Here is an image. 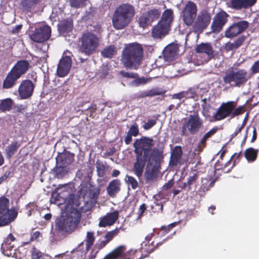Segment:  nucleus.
<instances>
[{
    "label": "nucleus",
    "instance_id": "nucleus-1",
    "mask_svg": "<svg viewBox=\"0 0 259 259\" xmlns=\"http://www.w3.org/2000/svg\"><path fill=\"white\" fill-rule=\"evenodd\" d=\"M154 145L152 138L142 136L136 139L134 143V152L136 154V161L134 163L133 172L140 179L143 175L147 160L154 157V154L158 156L163 155L162 151L157 148L151 149Z\"/></svg>",
    "mask_w": 259,
    "mask_h": 259
},
{
    "label": "nucleus",
    "instance_id": "nucleus-2",
    "mask_svg": "<svg viewBox=\"0 0 259 259\" xmlns=\"http://www.w3.org/2000/svg\"><path fill=\"white\" fill-rule=\"evenodd\" d=\"M163 243V241L155 243L154 241H153L150 244L145 245V247L142 246L141 248L142 255L141 257L136 258L135 257H137V254L139 252L138 250L130 249L127 251L126 246L121 245L117 247L110 253L106 255L104 259H141L148 256L150 253L161 246Z\"/></svg>",
    "mask_w": 259,
    "mask_h": 259
},
{
    "label": "nucleus",
    "instance_id": "nucleus-3",
    "mask_svg": "<svg viewBox=\"0 0 259 259\" xmlns=\"http://www.w3.org/2000/svg\"><path fill=\"white\" fill-rule=\"evenodd\" d=\"M94 29L91 31L84 32L80 38L81 45L79 47L80 51L90 56L94 53L99 47L102 28L100 25L93 27Z\"/></svg>",
    "mask_w": 259,
    "mask_h": 259
},
{
    "label": "nucleus",
    "instance_id": "nucleus-4",
    "mask_svg": "<svg viewBox=\"0 0 259 259\" xmlns=\"http://www.w3.org/2000/svg\"><path fill=\"white\" fill-rule=\"evenodd\" d=\"M143 52L142 46L138 42L126 45L122 54V62L124 66L137 69L142 61Z\"/></svg>",
    "mask_w": 259,
    "mask_h": 259
},
{
    "label": "nucleus",
    "instance_id": "nucleus-5",
    "mask_svg": "<svg viewBox=\"0 0 259 259\" xmlns=\"http://www.w3.org/2000/svg\"><path fill=\"white\" fill-rule=\"evenodd\" d=\"M135 15L134 7L129 4H123L119 6L114 11L112 23L114 28L122 29L132 21Z\"/></svg>",
    "mask_w": 259,
    "mask_h": 259
},
{
    "label": "nucleus",
    "instance_id": "nucleus-6",
    "mask_svg": "<svg viewBox=\"0 0 259 259\" xmlns=\"http://www.w3.org/2000/svg\"><path fill=\"white\" fill-rule=\"evenodd\" d=\"M30 67L29 63L25 60L18 61L7 75L3 82V88L8 89L13 87L17 80L25 74Z\"/></svg>",
    "mask_w": 259,
    "mask_h": 259
},
{
    "label": "nucleus",
    "instance_id": "nucleus-7",
    "mask_svg": "<svg viewBox=\"0 0 259 259\" xmlns=\"http://www.w3.org/2000/svg\"><path fill=\"white\" fill-rule=\"evenodd\" d=\"M251 78V74L245 69H236L235 70L231 68L227 70L223 77V81L226 84H229L233 87H241Z\"/></svg>",
    "mask_w": 259,
    "mask_h": 259
},
{
    "label": "nucleus",
    "instance_id": "nucleus-8",
    "mask_svg": "<svg viewBox=\"0 0 259 259\" xmlns=\"http://www.w3.org/2000/svg\"><path fill=\"white\" fill-rule=\"evenodd\" d=\"M153 154L154 157L147 160L146 170L144 174L145 182L149 184L157 180L160 173L161 163L163 159V155L158 156Z\"/></svg>",
    "mask_w": 259,
    "mask_h": 259
},
{
    "label": "nucleus",
    "instance_id": "nucleus-9",
    "mask_svg": "<svg viewBox=\"0 0 259 259\" xmlns=\"http://www.w3.org/2000/svg\"><path fill=\"white\" fill-rule=\"evenodd\" d=\"M81 213L76 208H71L66 217L58 223L59 230L68 233L73 232L79 223Z\"/></svg>",
    "mask_w": 259,
    "mask_h": 259
},
{
    "label": "nucleus",
    "instance_id": "nucleus-10",
    "mask_svg": "<svg viewBox=\"0 0 259 259\" xmlns=\"http://www.w3.org/2000/svg\"><path fill=\"white\" fill-rule=\"evenodd\" d=\"M203 121L198 113L190 114L188 118L185 119L181 128V136H188L198 133L203 127Z\"/></svg>",
    "mask_w": 259,
    "mask_h": 259
},
{
    "label": "nucleus",
    "instance_id": "nucleus-11",
    "mask_svg": "<svg viewBox=\"0 0 259 259\" xmlns=\"http://www.w3.org/2000/svg\"><path fill=\"white\" fill-rule=\"evenodd\" d=\"M9 206V200L5 197H0V227L9 225L18 215L16 210L10 209Z\"/></svg>",
    "mask_w": 259,
    "mask_h": 259
},
{
    "label": "nucleus",
    "instance_id": "nucleus-12",
    "mask_svg": "<svg viewBox=\"0 0 259 259\" xmlns=\"http://www.w3.org/2000/svg\"><path fill=\"white\" fill-rule=\"evenodd\" d=\"M191 25L195 33H201L206 29L211 22V14L207 9H202L198 13Z\"/></svg>",
    "mask_w": 259,
    "mask_h": 259
},
{
    "label": "nucleus",
    "instance_id": "nucleus-13",
    "mask_svg": "<svg viewBox=\"0 0 259 259\" xmlns=\"http://www.w3.org/2000/svg\"><path fill=\"white\" fill-rule=\"evenodd\" d=\"M197 13L196 4L192 1H188L182 12V17L186 25L190 26L193 24L197 16Z\"/></svg>",
    "mask_w": 259,
    "mask_h": 259
},
{
    "label": "nucleus",
    "instance_id": "nucleus-14",
    "mask_svg": "<svg viewBox=\"0 0 259 259\" xmlns=\"http://www.w3.org/2000/svg\"><path fill=\"white\" fill-rule=\"evenodd\" d=\"M229 17V15L224 10L218 12L212 19L210 25L211 31L214 33L220 32L228 22Z\"/></svg>",
    "mask_w": 259,
    "mask_h": 259
},
{
    "label": "nucleus",
    "instance_id": "nucleus-15",
    "mask_svg": "<svg viewBox=\"0 0 259 259\" xmlns=\"http://www.w3.org/2000/svg\"><path fill=\"white\" fill-rule=\"evenodd\" d=\"M237 106V103L235 101H228L223 103L218 108L216 113L213 115L214 121L222 120L229 116L232 115V112Z\"/></svg>",
    "mask_w": 259,
    "mask_h": 259
},
{
    "label": "nucleus",
    "instance_id": "nucleus-16",
    "mask_svg": "<svg viewBox=\"0 0 259 259\" xmlns=\"http://www.w3.org/2000/svg\"><path fill=\"white\" fill-rule=\"evenodd\" d=\"M249 27V23L245 20L234 22L225 31V36L228 38L236 37L244 32Z\"/></svg>",
    "mask_w": 259,
    "mask_h": 259
},
{
    "label": "nucleus",
    "instance_id": "nucleus-17",
    "mask_svg": "<svg viewBox=\"0 0 259 259\" xmlns=\"http://www.w3.org/2000/svg\"><path fill=\"white\" fill-rule=\"evenodd\" d=\"M51 34V29L48 25H42L36 27L30 34V39L36 42H42L49 39Z\"/></svg>",
    "mask_w": 259,
    "mask_h": 259
},
{
    "label": "nucleus",
    "instance_id": "nucleus-18",
    "mask_svg": "<svg viewBox=\"0 0 259 259\" xmlns=\"http://www.w3.org/2000/svg\"><path fill=\"white\" fill-rule=\"evenodd\" d=\"M34 84L29 79L23 80L18 88V93L20 97L26 99L30 97L33 92Z\"/></svg>",
    "mask_w": 259,
    "mask_h": 259
},
{
    "label": "nucleus",
    "instance_id": "nucleus-19",
    "mask_svg": "<svg viewBox=\"0 0 259 259\" xmlns=\"http://www.w3.org/2000/svg\"><path fill=\"white\" fill-rule=\"evenodd\" d=\"M72 61L69 56L63 57L59 61L57 69V74L59 77H63L69 72Z\"/></svg>",
    "mask_w": 259,
    "mask_h": 259
},
{
    "label": "nucleus",
    "instance_id": "nucleus-20",
    "mask_svg": "<svg viewBox=\"0 0 259 259\" xmlns=\"http://www.w3.org/2000/svg\"><path fill=\"white\" fill-rule=\"evenodd\" d=\"M170 28L158 21L154 26L151 31V35L154 39H161L165 37L170 30Z\"/></svg>",
    "mask_w": 259,
    "mask_h": 259
},
{
    "label": "nucleus",
    "instance_id": "nucleus-21",
    "mask_svg": "<svg viewBox=\"0 0 259 259\" xmlns=\"http://www.w3.org/2000/svg\"><path fill=\"white\" fill-rule=\"evenodd\" d=\"M179 47L175 44L167 45L163 51V57L165 61L171 62L178 56Z\"/></svg>",
    "mask_w": 259,
    "mask_h": 259
},
{
    "label": "nucleus",
    "instance_id": "nucleus-22",
    "mask_svg": "<svg viewBox=\"0 0 259 259\" xmlns=\"http://www.w3.org/2000/svg\"><path fill=\"white\" fill-rule=\"evenodd\" d=\"M257 0H231L230 7L235 10L247 9L253 6Z\"/></svg>",
    "mask_w": 259,
    "mask_h": 259
},
{
    "label": "nucleus",
    "instance_id": "nucleus-23",
    "mask_svg": "<svg viewBox=\"0 0 259 259\" xmlns=\"http://www.w3.org/2000/svg\"><path fill=\"white\" fill-rule=\"evenodd\" d=\"M119 217V212L115 210L112 212L108 213L103 217L100 218L99 226L100 227H106L113 225Z\"/></svg>",
    "mask_w": 259,
    "mask_h": 259
},
{
    "label": "nucleus",
    "instance_id": "nucleus-24",
    "mask_svg": "<svg viewBox=\"0 0 259 259\" xmlns=\"http://www.w3.org/2000/svg\"><path fill=\"white\" fill-rule=\"evenodd\" d=\"M106 190L107 194L110 197H115L121 190V182L120 180L114 179L110 182Z\"/></svg>",
    "mask_w": 259,
    "mask_h": 259
},
{
    "label": "nucleus",
    "instance_id": "nucleus-25",
    "mask_svg": "<svg viewBox=\"0 0 259 259\" xmlns=\"http://www.w3.org/2000/svg\"><path fill=\"white\" fill-rule=\"evenodd\" d=\"M246 38V36L242 35L235 39L233 42L230 41L227 42L224 46L225 50L226 52H230L237 50L243 44Z\"/></svg>",
    "mask_w": 259,
    "mask_h": 259
},
{
    "label": "nucleus",
    "instance_id": "nucleus-26",
    "mask_svg": "<svg viewBox=\"0 0 259 259\" xmlns=\"http://www.w3.org/2000/svg\"><path fill=\"white\" fill-rule=\"evenodd\" d=\"M195 51L197 53L205 54L210 58H212L214 56L213 48L210 43L202 42L198 45L196 46Z\"/></svg>",
    "mask_w": 259,
    "mask_h": 259
},
{
    "label": "nucleus",
    "instance_id": "nucleus-27",
    "mask_svg": "<svg viewBox=\"0 0 259 259\" xmlns=\"http://www.w3.org/2000/svg\"><path fill=\"white\" fill-rule=\"evenodd\" d=\"M183 154L182 147L180 146H175L171 153L169 165L176 166L180 161Z\"/></svg>",
    "mask_w": 259,
    "mask_h": 259
},
{
    "label": "nucleus",
    "instance_id": "nucleus-28",
    "mask_svg": "<svg viewBox=\"0 0 259 259\" xmlns=\"http://www.w3.org/2000/svg\"><path fill=\"white\" fill-rule=\"evenodd\" d=\"M56 159L57 164L66 166L73 161V155L69 152L61 153H59Z\"/></svg>",
    "mask_w": 259,
    "mask_h": 259
},
{
    "label": "nucleus",
    "instance_id": "nucleus-29",
    "mask_svg": "<svg viewBox=\"0 0 259 259\" xmlns=\"http://www.w3.org/2000/svg\"><path fill=\"white\" fill-rule=\"evenodd\" d=\"M174 19V14L173 10L171 9H167L162 13L161 19L159 22L166 25L167 26L170 28Z\"/></svg>",
    "mask_w": 259,
    "mask_h": 259
},
{
    "label": "nucleus",
    "instance_id": "nucleus-30",
    "mask_svg": "<svg viewBox=\"0 0 259 259\" xmlns=\"http://www.w3.org/2000/svg\"><path fill=\"white\" fill-rule=\"evenodd\" d=\"M73 27V20L70 18L62 20L58 24V29L60 32L64 34L72 31Z\"/></svg>",
    "mask_w": 259,
    "mask_h": 259
},
{
    "label": "nucleus",
    "instance_id": "nucleus-31",
    "mask_svg": "<svg viewBox=\"0 0 259 259\" xmlns=\"http://www.w3.org/2000/svg\"><path fill=\"white\" fill-rule=\"evenodd\" d=\"M199 178V174L197 170H194L190 172L187 181V184L188 185V190H191L192 187L196 188L198 185Z\"/></svg>",
    "mask_w": 259,
    "mask_h": 259
},
{
    "label": "nucleus",
    "instance_id": "nucleus-32",
    "mask_svg": "<svg viewBox=\"0 0 259 259\" xmlns=\"http://www.w3.org/2000/svg\"><path fill=\"white\" fill-rule=\"evenodd\" d=\"M41 0H21L20 5L22 9L27 12L34 10Z\"/></svg>",
    "mask_w": 259,
    "mask_h": 259
},
{
    "label": "nucleus",
    "instance_id": "nucleus-33",
    "mask_svg": "<svg viewBox=\"0 0 259 259\" xmlns=\"http://www.w3.org/2000/svg\"><path fill=\"white\" fill-rule=\"evenodd\" d=\"M16 238L12 233H10L2 243V248L4 249L11 250L15 247Z\"/></svg>",
    "mask_w": 259,
    "mask_h": 259
},
{
    "label": "nucleus",
    "instance_id": "nucleus-34",
    "mask_svg": "<svg viewBox=\"0 0 259 259\" xmlns=\"http://www.w3.org/2000/svg\"><path fill=\"white\" fill-rule=\"evenodd\" d=\"M258 151V149L252 147L248 148L244 151V156L248 162H253L256 159Z\"/></svg>",
    "mask_w": 259,
    "mask_h": 259
},
{
    "label": "nucleus",
    "instance_id": "nucleus-35",
    "mask_svg": "<svg viewBox=\"0 0 259 259\" xmlns=\"http://www.w3.org/2000/svg\"><path fill=\"white\" fill-rule=\"evenodd\" d=\"M236 160H234L232 162L231 158L224 165L220 164V160L215 163V166L218 167V169H222L227 172H230L233 167L235 165Z\"/></svg>",
    "mask_w": 259,
    "mask_h": 259
},
{
    "label": "nucleus",
    "instance_id": "nucleus-36",
    "mask_svg": "<svg viewBox=\"0 0 259 259\" xmlns=\"http://www.w3.org/2000/svg\"><path fill=\"white\" fill-rule=\"evenodd\" d=\"M20 144L17 141L12 142L6 149V157L11 158L16 152Z\"/></svg>",
    "mask_w": 259,
    "mask_h": 259
},
{
    "label": "nucleus",
    "instance_id": "nucleus-37",
    "mask_svg": "<svg viewBox=\"0 0 259 259\" xmlns=\"http://www.w3.org/2000/svg\"><path fill=\"white\" fill-rule=\"evenodd\" d=\"M161 94V92L158 88H153L148 91H143L139 93L138 95V98H144L146 97H152Z\"/></svg>",
    "mask_w": 259,
    "mask_h": 259
},
{
    "label": "nucleus",
    "instance_id": "nucleus-38",
    "mask_svg": "<svg viewBox=\"0 0 259 259\" xmlns=\"http://www.w3.org/2000/svg\"><path fill=\"white\" fill-rule=\"evenodd\" d=\"M117 49L114 45H110L103 49L101 55L104 58H111L116 54Z\"/></svg>",
    "mask_w": 259,
    "mask_h": 259
},
{
    "label": "nucleus",
    "instance_id": "nucleus-39",
    "mask_svg": "<svg viewBox=\"0 0 259 259\" xmlns=\"http://www.w3.org/2000/svg\"><path fill=\"white\" fill-rule=\"evenodd\" d=\"M145 13L150 18L151 21L152 22L157 20L160 18L161 14V10L160 8H153L149 9L147 11L145 12Z\"/></svg>",
    "mask_w": 259,
    "mask_h": 259
},
{
    "label": "nucleus",
    "instance_id": "nucleus-40",
    "mask_svg": "<svg viewBox=\"0 0 259 259\" xmlns=\"http://www.w3.org/2000/svg\"><path fill=\"white\" fill-rule=\"evenodd\" d=\"M55 177L58 179H62L68 173V169L66 166H56L54 168Z\"/></svg>",
    "mask_w": 259,
    "mask_h": 259
},
{
    "label": "nucleus",
    "instance_id": "nucleus-41",
    "mask_svg": "<svg viewBox=\"0 0 259 259\" xmlns=\"http://www.w3.org/2000/svg\"><path fill=\"white\" fill-rule=\"evenodd\" d=\"M95 240L94 232L92 231H88L87 233L85 242V250L88 251L93 245Z\"/></svg>",
    "mask_w": 259,
    "mask_h": 259
},
{
    "label": "nucleus",
    "instance_id": "nucleus-42",
    "mask_svg": "<svg viewBox=\"0 0 259 259\" xmlns=\"http://www.w3.org/2000/svg\"><path fill=\"white\" fill-rule=\"evenodd\" d=\"M152 22L145 12L142 13L138 19L139 25L143 28L147 27L151 25Z\"/></svg>",
    "mask_w": 259,
    "mask_h": 259
},
{
    "label": "nucleus",
    "instance_id": "nucleus-43",
    "mask_svg": "<svg viewBox=\"0 0 259 259\" xmlns=\"http://www.w3.org/2000/svg\"><path fill=\"white\" fill-rule=\"evenodd\" d=\"M13 106V101L11 99L3 100L0 103V110L4 112L9 111Z\"/></svg>",
    "mask_w": 259,
    "mask_h": 259
},
{
    "label": "nucleus",
    "instance_id": "nucleus-44",
    "mask_svg": "<svg viewBox=\"0 0 259 259\" xmlns=\"http://www.w3.org/2000/svg\"><path fill=\"white\" fill-rule=\"evenodd\" d=\"M170 196V192L162 189L154 196L155 200L159 201L162 199L168 200Z\"/></svg>",
    "mask_w": 259,
    "mask_h": 259
},
{
    "label": "nucleus",
    "instance_id": "nucleus-45",
    "mask_svg": "<svg viewBox=\"0 0 259 259\" xmlns=\"http://www.w3.org/2000/svg\"><path fill=\"white\" fill-rule=\"evenodd\" d=\"M201 181V188L204 191L208 190L211 187H213L215 182V180L214 179L209 180L207 178H203L202 179Z\"/></svg>",
    "mask_w": 259,
    "mask_h": 259
},
{
    "label": "nucleus",
    "instance_id": "nucleus-46",
    "mask_svg": "<svg viewBox=\"0 0 259 259\" xmlns=\"http://www.w3.org/2000/svg\"><path fill=\"white\" fill-rule=\"evenodd\" d=\"M88 0H69V6L75 9L84 7Z\"/></svg>",
    "mask_w": 259,
    "mask_h": 259
},
{
    "label": "nucleus",
    "instance_id": "nucleus-47",
    "mask_svg": "<svg viewBox=\"0 0 259 259\" xmlns=\"http://www.w3.org/2000/svg\"><path fill=\"white\" fill-rule=\"evenodd\" d=\"M120 230H122L124 231V229L122 228L121 227L116 228L115 229L107 232L105 235V238L106 240L109 242L116 235L118 234L119 233Z\"/></svg>",
    "mask_w": 259,
    "mask_h": 259
},
{
    "label": "nucleus",
    "instance_id": "nucleus-48",
    "mask_svg": "<svg viewBox=\"0 0 259 259\" xmlns=\"http://www.w3.org/2000/svg\"><path fill=\"white\" fill-rule=\"evenodd\" d=\"M31 259H45V254L36 247H33L31 251Z\"/></svg>",
    "mask_w": 259,
    "mask_h": 259
},
{
    "label": "nucleus",
    "instance_id": "nucleus-49",
    "mask_svg": "<svg viewBox=\"0 0 259 259\" xmlns=\"http://www.w3.org/2000/svg\"><path fill=\"white\" fill-rule=\"evenodd\" d=\"M100 194V189L94 186L90 185L89 188V197L92 199H96Z\"/></svg>",
    "mask_w": 259,
    "mask_h": 259
},
{
    "label": "nucleus",
    "instance_id": "nucleus-50",
    "mask_svg": "<svg viewBox=\"0 0 259 259\" xmlns=\"http://www.w3.org/2000/svg\"><path fill=\"white\" fill-rule=\"evenodd\" d=\"M151 210L153 212H162L163 208V205L161 202L155 200L150 205Z\"/></svg>",
    "mask_w": 259,
    "mask_h": 259
},
{
    "label": "nucleus",
    "instance_id": "nucleus-51",
    "mask_svg": "<svg viewBox=\"0 0 259 259\" xmlns=\"http://www.w3.org/2000/svg\"><path fill=\"white\" fill-rule=\"evenodd\" d=\"M124 180L127 185H131L133 189H136L138 187V181L132 176L127 175L125 177Z\"/></svg>",
    "mask_w": 259,
    "mask_h": 259
},
{
    "label": "nucleus",
    "instance_id": "nucleus-52",
    "mask_svg": "<svg viewBox=\"0 0 259 259\" xmlns=\"http://www.w3.org/2000/svg\"><path fill=\"white\" fill-rule=\"evenodd\" d=\"M96 168L98 175L100 177H103L107 169L106 165L97 161L96 162Z\"/></svg>",
    "mask_w": 259,
    "mask_h": 259
},
{
    "label": "nucleus",
    "instance_id": "nucleus-53",
    "mask_svg": "<svg viewBox=\"0 0 259 259\" xmlns=\"http://www.w3.org/2000/svg\"><path fill=\"white\" fill-rule=\"evenodd\" d=\"M13 175L12 168H9L5 171L4 174L0 177V185L3 182L7 181V179Z\"/></svg>",
    "mask_w": 259,
    "mask_h": 259
},
{
    "label": "nucleus",
    "instance_id": "nucleus-54",
    "mask_svg": "<svg viewBox=\"0 0 259 259\" xmlns=\"http://www.w3.org/2000/svg\"><path fill=\"white\" fill-rule=\"evenodd\" d=\"M128 134L133 136L134 137L137 136L139 134V130L138 125L136 123L133 124L128 130Z\"/></svg>",
    "mask_w": 259,
    "mask_h": 259
},
{
    "label": "nucleus",
    "instance_id": "nucleus-55",
    "mask_svg": "<svg viewBox=\"0 0 259 259\" xmlns=\"http://www.w3.org/2000/svg\"><path fill=\"white\" fill-rule=\"evenodd\" d=\"M179 222H174L167 226H162L160 228V230L163 232L164 234L168 233L173 228L178 225Z\"/></svg>",
    "mask_w": 259,
    "mask_h": 259
},
{
    "label": "nucleus",
    "instance_id": "nucleus-56",
    "mask_svg": "<svg viewBox=\"0 0 259 259\" xmlns=\"http://www.w3.org/2000/svg\"><path fill=\"white\" fill-rule=\"evenodd\" d=\"M185 95V98L192 99L196 96V93L194 89L190 88L186 91H183Z\"/></svg>",
    "mask_w": 259,
    "mask_h": 259
},
{
    "label": "nucleus",
    "instance_id": "nucleus-57",
    "mask_svg": "<svg viewBox=\"0 0 259 259\" xmlns=\"http://www.w3.org/2000/svg\"><path fill=\"white\" fill-rule=\"evenodd\" d=\"M244 112V108L243 106H239L237 108H235L232 112L231 117L233 118L235 116L242 114Z\"/></svg>",
    "mask_w": 259,
    "mask_h": 259
},
{
    "label": "nucleus",
    "instance_id": "nucleus-58",
    "mask_svg": "<svg viewBox=\"0 0 259 259\" xmlns=\"http://www.w3.org/2000/svg\"><path fill=\"white\" fill-rule=\"evenodd\" d=\"M250 70L251 72L249 73L251 74V76L253 74L259 73V59L254 62L251 66Z\"/></svg>",
    "mask_w": 259,
    "mask_h": 259
},
{
    "label": "nucleus",
    "instance_id": "nucleus-59",
    "mask_svg": "<svg viewBox=\"0 0 259 259\" xmlns=\"http://www.w3.org/2000/svg\"><path fill=\"white\" fill-rule=\"evenodd\" d=\"M156 124V119H151L148 120L142 125L145 130H149Z\"/></svg>",
    "mask_w": 259,
    "mask_h": 259
},
{
    "label": "nucleus",
    "instance_id": "nucleus-60",
    "mask_svg": "<svg viewBox=\"0 0 259 259\" xmlns=\"http://www.w3.org/2000/svg\"><path fill=\"white\" fill-rule=\"evenodd\" d=\"M119 74L123 77L129 78H136L138 77V74L133 72H125L121 70L119 72Z\"/></svg>",
    "mask_w": 259,
    "mask_h": 259
},
{
    "label": "nucleus",
    "instance_id": "nucleus-61",
    "mask_svg": "<svg viewBox=\"0 0 259 259\" xmlns=\"http://www.w3.org/2000/svg\"><path fill=\"white\" fill-rule=\"evenodd\" d=\"M219 128L215 126L211 128L210 131L207 132L204 136L203 138L207 141L209 138L213 136L218 131Z\"/></svg>",
    "mask_w": 259,
    "mask_h": 259
},
{
    "label": "nucleus",
    "instance_id": "nucleus-62",
    "mask_svg": "<svg viewBox=\"0 0 259 259\" xmlns=\"http://www.w3.org/2000/svg\"><path fill=\"white\" fill-rule=\"evenodd\" d=\"M174 185V180L172 179L170 180L162 186V189L167 191V190L170 189Z\"/></svg>",
    "mask_w": 259,
    "mask_h": 259
},
{
    "label": "nucleus",
    "instance_id": "nucleus-63",
    "mask_svg": "<svg viewBox=\"0 0 259 259\" xmlns=\"http://www.w3.org/2000/svg\"><path fill=\"white\" fill-rule=\"evenodd\" d=\"M108 71L109 69L107 67H104L102 68L100 71V77L102 78H105L108 74Z\"/></svg>",
    "mask_w": 259,
    "mask_h": 259
},
{
    "label": "nucleus",
    "instance_id": "nucleus-64",
    "mask_svg": "<svg viewBox=\"0 0 259 259\" xmlns=\"http://www.w3.org/2000/svg\"><path fill=\"white\" fill-rule=\"evenodd\" d=\"M40 233L39 231H35L31 234L30 241H34L36 240L40 236Z\"/></svg>",
    "mask_w": 259,
    "mask_h": 259
}]
</instances>
